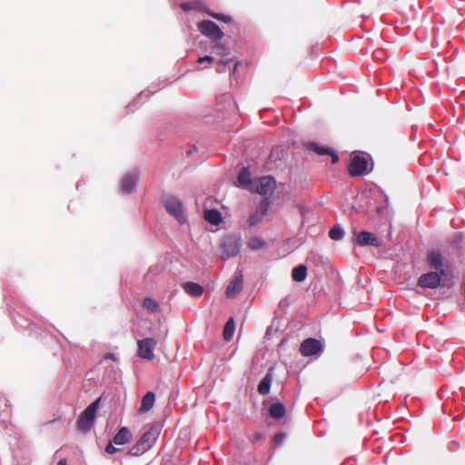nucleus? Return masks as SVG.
<instances>
[{"label":"nucleus","instance_id":"obj_25","mask_svg":"<svg viewBox=\"0 0 465 465\" xmlns=\"http://www.w3.org/2000/svg\"><path fill=\"white\" fill-rule=\"evenodd\" d=\"M286 409L283 404L277 402L271 405L269 413L273 419H281L285 415Z\"/></svg>","mask_w":465,"mask_h":465},{"label":"nucleus","instance_id":"obj_18","mask_svg":"<svg viewBox=\"0 0 465 465\" xmlns=\"http://www.w3.org/2000/svg\"><path fill=\"white\" fill-rule=\"evenodd\" d=\"M137 180H138L137 174H135V173L126 174L122 179V182H121L122 192L126 193H131L134 189Z\"/></svg>","mask_w":465,"mask_h":465},{"label":"nucleus","instance_id":"obj_29","mask_svg":"<svg viewBox=\"0 0 465 465\" xmlns=\"http://www.w3.org/2000/svg\"><path fill=\"white\" fill-rule=\"evenodd\" d=\"M343 235L344 231L340 225H335L329 231V237L334 241L341 240Z\"/></svg>","mask_w":465,"mask_h":465},{"label":"nucleus","instance_id":"obj_1","mask_svg":"<svg viewBox=\"0 0 465 465\" xmlns=\"http://www.w3.org/2000/svg\"><path fill=\"white\" fill-rule=\"evenodd\" d=\"M160 432L161 429L158 425L149 426L138 441L129 450V455L140 456L148 451L156 442Z\"/></svg>","mask_w":465,"mask_h":465},{"label":"nucleus","instance_id":"obj_11","mask_svg":"<svg viewBox=\"0 0 465 465\" xmlns=\"http://www.w3.org/2000/svg\"><path fill=\"white\" fill-rule=\"evenodd\" d=\"M427 263L428 265L440 272L441 275L445 274L444 263L445 258L441 252L438 250H431L427 253Z\"/></svg>","mask_w":465,"mask_h":465},{"label":"nucleus","instance_id":"obj_20","mask_svg":"<svg viewBox=\"0 0 465 465\" xmlns=\"http://www.w3.org/2000/svg\"><path fill=\"white\" fill-rule=\"evenodd\" d=\"M132 432L126 427H122L114 435L113 442L116 445H123L128 443L132 439Z\"/></svg>","mask_w":465,"mask_h":465},{"label":"nucleus","instance_id":"obj_6","mask_svg":"<svg viewBox=\"0 0 465 465\" xmlns=\"http://www.w3.org/2000/svg\"><path fill=\"white\" fill-rule=\"evenodd\" d=\"M198 30L205 36L213 40H221L223 33L221 28L211 20H203L198 23Z\"/></svg>","mask_w":465,"mask_h":465},{"label":"nucleus","instance_id":"obj_9","mask_svg":"<svg viewBox=\"0 0 465 465\" xmlns=\"http://www.w3.org/2000/svg\"><path fill=\"white\" fill-rule=\"evenodd\" d=\"M166 211L173 215L180 223L184 222L183 207L182 203L175 197H168L164 201Z\"/></svg>","mask_w":465,"mask_h":465},{"label":"nucleus","instance_id":"obj_8","mask_svg":"<svg viewBox=\"0 0 465 465\" xmlns=\"http://www.w3.org/2000/svg\"><path fill=\"white\" fill-rule=\"evenodd\" d=\"M323 346L322 342L314 338L305 339L300 346V352L302 356L309 357L322 352Z\"/></svg>","mask_w":465,"mask_h":465},{"label":"nucleus","instance_id":"obj_15","mask_svg":"<svg viewBox=\"0 0 465 465\" xmlns=\"http://www.w3.org/2000/svg\"><path fill=\"white\" fill-rule=\"evenodd\" d=\"M243 286V276L242 272L238 273L234 276V278L230 282L226 288V295L228 297H233L237 293H239Z\"/></svg>","mask_w":465,"mask_h":465},{"label":"nucleus","instance_id":"obj_24","mask_svg":"<svg viewBox=\"0 0 465 465\" xmlns=\"http://www.w3.org/2000/svg\"><path fill=\"white\" fill-rule=\"evenodd\" d=\"M204 219L213 225H218L222 222L221 213L215 209L206 210Z\"/></svg>","mask_w":465,"mask_h":465},{"label":"nucleus","instance_id":"obj_33","mask_svg":"<svg viewBox=\"0 0 465 465\" xmlns=\"http://www.w3.org/2000/svg\"><path fill=\"white\" fill-rule=\"evenodd\" d=\"M230 59L229 58H223L220 62V66L219 68L217 69V72H223L224 71V66L230 63Z\"/></svg>","mask_w":465,"mask_h":465},{"label":"nucleus","instance_id":"obj_30","mask_svg":"<svg viewBox=\"0 0 465 465\" xmlns=\"http://www.w3.org/2000/svg\"><path fill=\"white\" fill-rule=\"evenodd\" d=\"M207 14L209 15H211L212 17H213L217 20H221L224 23H230L232 21V17L230 15H222V14H214V13H211V12H207Z\"/></svg>","mask_w":465,"mask_h":465},{"label":"nucleus","instance_id":"obj_3","mask_svg":"<svg viewBox=\"0 0 465 465\" xmlns=\"http://www.w3.org/2000/svg\"><path fill=\"white\" fill-rule=\"evenodd\" d=\"M242 246L239 235H228L224 237L221 248L223 259H229L239 254Z\"/></svg>","mask_w":465,"mask_h":465},{"label":"nucleus","instance_id":"obj_4","mask_svg":"<svg viewBox=\"0 0 465 465\" xmlns=\"http://www.w3.org/2000/svg\"><path fill=\"white\" fill-rule=\"evenodd\" d=\"M270 206L271 203L267 199L262 200L247 219V227L252 228L262 223L263 218L268 214Z\"/></svg>","mask_w":465,"mask_h":465},{"label":"nucleus","instance_id":"obj_35","mask_svg":"<svg viewBox=\"0 0 465 465\" xmlns=\"http://www.w3.org/2000/svg\"><path fill=\"white\" fill-rule=\"evenodd\" d=\"M263 439V435L261 432H254L252 438L251 439L252 442L262 440Z\"/></svg>","mask_w":465,"mask_h":465},{"label":"nucleus","instance_id":"obj_16","mask_svg":"<svg viewBox=\"0 0 465 465\" xmlns=\"http://www.w3.org/2000/svg\"><path fill=\"white\" fill-rule=\"evenodd\" d=\"M237 180L241 186L253 192L255 182L252 181L251 173L246 168H243L240 172Z\"/></svg>","mask_w":465,"mask_h":465},{"label":"nucleus","instance_id":"obj_34","mask_svg":"<svg viewBox=\"0 0 465 465\" xmlns=\"http://www.w3.org/2000/svg\"><path fill=\"white\" fill-rule=\"evenodd\" d=\"M105 451L109 454H114V452L117 451V449L112 444V442H110L106 448H105Z\"/></svg>","mask_w":465,"mask_h":465},{"label":"nucleus","instance_id":"obj_5","mask_svg":"<svg viewBox=\"0 0 465 465\" xmlns=\"http://www.w3.org/2000/svg\"><path fill=\"white\" fill-rule=\"evenodd\" d=\"M157 345V341L153 338H145L137 341V355L148 361L154 359V349Z\"/></svg>","mask_w":465,"mask_h":465},{"label":"nucleus","instance_id":"obj_26","mask_svg":"<svg viewBox=\"0 0 465 465\" xmlns=\"http://www.w3.org/2000/svg\"><path fill=\"white\" fill-rule=\"evenodd\" d=\"M235 330V324L232 318H230L223 327V336L226 341H229L232 339L233 333Z\"/></svg>","mask_w":465,"mask_h":465},{"label":"nucleus","instance_id":"obj_23","mask_svg":"<svg viewBox=\"0 0 465 465\" xmlns=\"http://www.w3.org/2000/svg\"><path fill=\"white\" fill-rule=\"evenodd\" d=\"M307 267L303 264L296 266L292 271V280L298 282H302L306 279Z\"/></svg>","mask_w":465,"mask_h":465},{"label":"nucleus","instance_id":"obj_10","mask_svg":"<svg viewBox=\"0 0 465 465\" xmlns=\"http://www.w3.org/2000/svg\"><path fill=\"white\" fill-rule=\"evenodd\" d=\"M353 242L359 246L380 247L381 245V241L376 237V235L367 231L354 233Z\"/></svg>","mask_w":465,"mask_h":465},{"label":"nucleus","instance_id":"obj_21","mask_svg":"<svg viewBox=\"0 0 465 465\" xmlns=\"http://www.w3.org/2000/svg\"><path fill=\"white\" fill-rule=\"evenodd\" d=\"M272 370L271 369L258 384L257 391L261 395H267L270 392L272 382Z\"/></svg>","mask_w":465,"mask_h":465},{"label":"nucleus","instance_id":"obj_31","mask_svg":"<svg viewBox=\"0 0 465 465\" xmlns=\"http://www.w3.org/2000/svg\"><path fill=\"white\" fill-rule=\"evenodd\" d=\"M286 434L282 432H279L274 436V443L276 445H281L282 441L285 440Z\"/></svg>","mask_w":465,"mask_h":465},{"label":"nucleus","instance_id":"obj_12","mask_svg":"<svg viewBox=\"0 0 465 465\" xmlns=\"http://www.w3.org/2000/svg\"><path fill=\"white\" fill-rule=\"evenodd\" d=\"M442 275L438 272H429L420 276L418 286L421 288L435 289L440 284Z\"/></svg>","mask_w":465,"mask_h":465},{"label":"nucleus","instance_id":"obj_32","mask_svg":"<svg viewBox=\"0 0 465 465\" xmlns=\"http://www.w3.org/2000/svg\"><path fill=\"white\" fill-rule=\"evenodd\" d=\"M203 62H207L209 64H211L213 62V58L209 55H205L203 57H199L197 60V63L203 64Z\"/></svg>","mask_w":465,"mask_h":465},{"label":"nucleus","instance_id":"obj_2","mask_svg":"<svg viewBox=\"0 0 465 465\" xmlns=\"http://www.w3.org/2000/svg\"><path fill=\"white\" fill-rule=\"evenodd\" d=\"M100 398L93 401L79 416L76 426L79 430L88 431L94 423Z\"/></svg>","mask_w":465,"mask_h":465},{"label":"nucleus","instance_id":"obj_14","mask_svg":"<svg viewBox=\"0 0 465 465\" xmlns=\"http://www.w3.org/2000/svg\"><path fill=\"white\" fill-rule=\"evenodd\" d=\"M306 148L310 151L314 152L318 155H330L331 157L332 163H337L339 160L338 154L332 149L327 146L321 145L316 143H309L306 144Z\"/></svg>","mask_w":465,"mask_h":465},{"label":"nucleus","instance_id":"obj_36","mask_svg":"<svg viewBox=\"0 0 465 465\" xmlns=\"http://www.w3.org/2000/svg\"><path fill=\"white\" fill-rule=\"evenodd\" d=\"M104 359H105V360L110 359V360H113V361H116V357L114 356V353H111V352L106 353L104 356Z\"/></svg>","mask_w":465,"mask_h":465},{"label":"nucleus","instance_id":"obj_7","mask_svg":"<svg viewBox=\"0 0 465 465\" xmlns=\"http://www.w3.org/2000/svg\"><path fill=\"white\" fill-rule=\"evenodd\" d=\"M369 161L366 156L354 155L348 166V172L351 176H360L368 172Z\"/></svg>","mask_w":465,"mask_h":465},{"label":"nucleus","instance_id":"obj_19","mask_svg":"<svg viewBox=\"0 0 465 465\" xmlns=\"http://www.w3.org/2000/svg\"><path fill=\"white\" fill-rule=\"evenodd\" d=\"M181 8L184 12H189L192 10H197L203 13L209 12L204 5V2L203 0H193L190 2H183L181 4Z\"/></svg>","mask_w":465,"mask_h":465},{"label":"nucleus","instance_id":"obj_17","mask_svg":"<svg viewBox=\"0 0 465 465\" xmlns=\"http://www.w3.org/2000/svg\"><path fill=\"white\" fill-rule=\"evenodd\" d=\"M182 287L183 291L191 297H200L204 292V289L202 285L193 282H183Z\"/></svg>","mask_w":465,"mask_h":465},{"label":"nucleus","instance_id":"obj_22","mask_svg":"<svg viewBox=\"0 0 465 465\" xmlns=\"http://www.w3.org/2000/svg\"><path fill=\"white\" fill-rule=\"evenodd\" d=\"M155 395L152 391H148L143 398L141 401V406L139 409V412L144 413L149 411L154 405Z\"/></svg>","mask_w":465,"mask_h":465},{"label":"nucleus","instance_id":"obj_13","mask_svg":"<svg viewBox=\"0 0 465 465\" xmlns=\"http://www.w3.org/2000/svg\"><path fill=\"white\" fill-rule=\"evenodd\" d=\"M275 189V181L271 176H263L255 181L253 192L261 195L271 193Z\"/></svg>","mask_w":465,"mask_h":465},{"label":"nucleus","instance_id":"obj_37","mask_svg":"<svg viewBox=\"0 0 465 465\" xmlns=\"http://www.w3.org/2000/svg\"><path fill=\"white\" fill-rule=\"evenodd\" d=\"M57 465H66V460L65 459H62L58 461Z\"/></svg>","mask_w":465,"mask_h":465},{"label":"nucleus","instance_id":"obj_28","mask_svg":"<svg viewBox=\"0 0 465 465\" xmlns=\"http://www.w3.org/2000/svg\"><path fill=\"white\" fill-rule=\"evenodd\" d=\"M143 306L150 312H156L159 311V303L154 299L150 297H147L143 300Z\"/></svg>","mask_w":465,"mask_h":465},{"label":"nucleus","instance_id":"obj_38","mask_svg":"<svg viewBox=\"0 0 465 465\" xmlns=\"http://www.w3.org/2000/svg\"><path fill=\"white\" fill-rule=\"evenodd\" d=\"M213 48H214V49H217V50H222V49H223V46H222L220 44L215 45Z\"/></svg>","mask_w":465,"mask_h":465},{"label":"nucleus","instance_id":"obj_39","mask_svg":"<svg viewBox=\"0 0 465 465\" xmlns=\"http://www.w3.org/2000/svg\"><path fill=\"white\" fill-rule=\"evenodd\" d=\"M237 66H238V63H235L234 68H233V73L237 70Z\"/></svg>","mask_w":465,"mask_h":465},{"label":"nucleus","instance_id":"obj_27","mask_svg":"<svg viewBox=\"0 0 465 465\" xmlns=\"http://www.w3.org/2000/svg\"><path fill=\"white\" fill-rule=\"evenodd\" d=\"M265 241L261 237H252L247 242L248 247L252 251H258L265 247Z\"/></svg>","mask_w":465,"mask_h":465}]
</instances>
